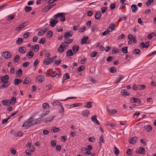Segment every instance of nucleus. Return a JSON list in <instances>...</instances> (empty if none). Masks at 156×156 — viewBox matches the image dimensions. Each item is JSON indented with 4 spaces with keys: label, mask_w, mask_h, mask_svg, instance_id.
<instances>
[{
    "label": "nucleus",
    "mask_w": 156,
    "mask_h": 156,
    "mask_svg": "<svg viewBox=\"0 0 156 156\" xmlns=\"http://www.w3.org/2000/svg\"><path fill=\"white\" fill-rule=\"evenodd\" d=\"M47 36V37L48 38H50L52 36V32L51 30H49L48 31L47 33L46 34Z\"/></svg>",
    "instance_id": "33"
},
{
    "label": "nucleus",
    "mask_w": 156,
    "mask_h": 156,
    "mask_svg": "<svg viewBox=\"0 0 156 156\" xmlns=\"http://www.w3.org/2000/svg\"><path fill=\"white\" fill-rule=\"evenodd\" d=\"M109 31L108 30V29H107L104 32H102L101 33V35L102 36H105L107 35L109 33Z\"/></svg>",
    "instance_id": "57"
},
{
    "label": "nucleus",
    "mask_w": 156,
    "mask_h": 156,
    "mask_svg": "<svg viewBox=\"0 0 156 156\" xmlns=\"http://www.w3.org/2000/svg\"><path fill=\"white\" fill-rule=\"evenodd\" d=\"M49 10V9L48 6L47 5V6L44 7L42 9V11L43 12H47Z\"/></svg>",
    "instance_id": "44"
},
{
    "label": "nucleus",
    "mask_w": 156,
    "mask_h": 156,
    "mask_svg": "<svg viewBox=\"0 0 156 156\" xmlns=\"http://www.w3.org/2000/svg\"><path fill=\"white\" fill-rule=\"evenodd\" d=\"M14 17H15V16L14 15H9V16H8L6 20L8 21H10V20H11L14 19Z\"/></svg>",
    "instance_id": "46"
},
{
    "label": "nucleus",
    "mask_w": 156,
    "mask_h": 156,
    "mask_svg": "<svg viewBox=\"0 0 156 156\" xmlns=\"http://www.w3.org/2000/svg\"><path fill=\"white\" fill-rule=\"evenodd\" d=\"M66 44V42H64L62 43L60 46L62 45V48L65 49L66 47H68V46Z\"/></svg>",
    "instance_id": "58"
},
{
    "label": "nucleus",
    "mask_w": 156,
    "mask_h": 156,
    "mask_svg": "<svg viewBox=\"0 0 156 156\" xmlns=\"http://www.w3.org/2000/svg\"><path fill=\"white\" fill-rule=\"evenodd\" d=\"M122 94L123 96H126V95H129L130 94L128 92L126 91L125 90H122L121 91Z\"/></svg>",
    "instance_id": "29"
},
{
    "label": "nucleus",
    "mask_w": 156,
    "mask_h": 156,
    "mask_svg": "<svg viewBox=\"0 0 156 156\" xmlns=\"http://www.w3.org/2000/svg\"><path fill=\"white\" fill-rule=\"evenodd\" d=\"M65 42H66V44H69L72 42L73 41V39H70L69 38H64Z\"/></svg>",
    "instance_id": "23"
},
{
    "label": "nucleus",
    "mask_w": 156,
    "mask_h": 156,
    "mask_svg": "<svg viewBox=\"0 0 156 156\" xmlns=\"http://www.w3.org/2000/svg\"><path fill=\"white\" fill-rule=\"evenodd\" d=\"M73 34V32L71 31H69V32L67 31L66 32L64 35V38H69L70 37H72Z\"/></svg>",
    "instance_id": "4"
},
{
    "label": "nucleus",
    "mask_w": 156,
    "mask_h": 156,
    "mask_svg": "<svg viewBox=\"0 0 156 156\" xmlns=\"http://www.w3.org/2000/svg\"><path fill=\"white\" fill-rule=\"evenodd\" d=\"M42 107L44 109H48L49 108V105L47 103H45L43 104Z\"/></svg>",
    "instance_id": "31"
},
{
    "label": "nucleus",
    "mask_w": 156,
    "mask_h": 156,
    "mask_svg": "<svg viewBox=\"0 0 156 156\" xmlns=\"http://www.w3.org/2000/svg\"><path fill=\"white\" fill-rule=\"evenodd\" d=\"M30 82V79L28 77H26L24 80L23 83L25 84H27Z\"/></svg>",
    "instance_id": "25"
},
{
    "label": "nucleus",
    "mask_w": 156,
    "mask_h": 156,
    "mask_svg": "<svg viewBox=\"0 0 156 156\" xmlns=\"http://www.w3.org/2000/svg\"><path fill=\"white\" fill-rule=\"evenodd\" d=\"M108 7H103L101 8V11L103 13H105L107 10Z\"/></svg>",
    "instance_id": "54"
},
{
    "label": "nucleus",
    "mask_w": 156,
    "mask_h": 156,
    "mask_svg": "<svg viewBox=\"0 0 156 156\" xmlns=\"http://www.w3.org/2000/svg\"><path fill=\"white\" fill-rule=\"evenodd\" d=\"M88 38V36H84L81 40L80 43L81 44H84L87 43V40Z\"/></svg>",
    "instance_id": "17"
},
{
    "label": "nucleus",
    "mask_w": 156,
    "mask_h": 156,
    "mask_svg": "<svg viewBox=\"0 0 156 156\" xmlns=\"http://www.w3.org/2000/svg\"><path fill=\"white\" fill-rule=\"evenodd\" d=\"M126 153L127 155H131L132 154L133 151L131 149H128L127 150Z\"/></svg>",
    "instance_id": "45"
},
{
    "label": "nucleus",
    "mask_w": 156,
    "mask_h": 156,
    "mask_svg": "<svg viewBox=\"0 0 156 156\" xmlns=\"http://www.w3.org/2000/svg\"><path fill=\"white\" fill-rule=\"evenodd\" d=\"M107 111L110 115L114 114L117 112V111L115 110L112 109L109 110L108 108H107Z\"/></svg>",
    "instance_id": "22"
},
{
    "label": "nucleus",
    "mask_w": 156,
    "mask_h": 156,
    "mask_svg": "<svg viewBox=\"0 0 156 156\" xmlns=\"http://www.w3.org/2000/svg\"><path fill=\"white\" fill-rule=\"evenodd\" d=\"M26 51V49L24 47H20L19 48L18 51L20 53L23 54Z\"/></svg>",
    "instance_id": "20"
},
{
    "label": "nucleus",
    "mask_w": 156,
    "mask_h": 156,
    "mask_svg": "<svg viewBox=\"0 0 156 156\" xmlns=\"http://www.w3.org/2000/svg\"><path fill=\"white\" fill-rule=\"evenodd\" d=\"M110 71L112 73H115L116 71V68L114 67H113L110 68Z\"/></svg>",
    "instance_id": "47"
},
{
    "label": "nucleus",
    "mask_w": 156,
    "mask_h": 156,
    "mask_svg": "<svg viewBox=\"0 0 156 156\" xmlns=\"http://www.w3.org/2000/svg\"><path fill=\"white\" fill-rule=\"evenodd\" d=\"M9 78V76L8 75H5L4 76L1 77V80H0V83L5 82V81H8Z\"/></svg>",
    "instance_id": "8"
},
{
    "label": "nucleus",
    "mask_w": 156,
    "mask_h": 156,
    "mask_svg": "<svg viewBox=\"0 0 156 156\" xmlns=\"http://www.w3.org/2000/svg\"><path fill=\"white\" fill-rule=\"evenodd\" d=\"M138 86V90H143L146 87V86L144 85H139Z\"/></svg>",
    "instance_id": "41"
},
{
    "label": "nucleus",
    "mask_w": 156,
    "mask_h": 156,
    "mask_svg": "<svg viewBox=\"0 0 156 156\" xmlns=\"http://www.w3.org/2000/svg\"><path fill=\"white\" fill-rule=\"evenodd\" d=\"M89 112V111L88 110H84L82 112V114L84 116L87 117Z\"/></svg>",
    "instance_id": "21"
},
{
    "label": "nucleus",
    "mask_w": 156,
    "mask_h": 156,
    "mask_svg": "<svg viewBox=\"0 0 156 156\" xmlns=\"http://www.w3.org/2000/svg\"><path fill=\"white\" fill-rule=\"evenodd\" d=\"M44 76L43 75H40L37 77V80L40 83H42L44 80Z\"/></svg>",
    "instance_id": "12"
},
{
    "label": "nucleus",
    "mask_w": 156,
    "mask_h": 156,
    "mask_svg": "<svg viewBox=\"0 0 156 156\" xmlns=\"http://www.w3.org/2000/svg\"><path fill=\"white\" fill-rule=\"evenodd\" d=\"M128 47H126L122 48V51L123 53L124 54H127L128 53Z\"/></svg>",
    "instance_id": "37"
},
{
    "label": "nucleus",
    "mask_w": 156,
    "mask_h": 156,
    "mask_svg": "<svg viewBox=\"0 0 156 156\" xmlns=\"http://www.w3.org/2000/svg\"><path fill=\"white\" fill-rule=\"evenodd\" d=\"M70 78V76L68 73H66L63 75L62 78V83L64 82V81Z\"/></svg>",
    "instance_id": "19"
},
{
    "label": "nucleus",
    "mask_w": 156,
    "mask_h": 156,
    "mask_svg": "<svg viewBox=\"0 0 156 156\" xmlns=\"http://www.w3.org/2000/svg\"><path fill=\"white\" fill-rule=\"evenodd\" d=\"M115 26L114 23H112L110 25L109 28H111L112 30H115Z\"/></svg>",
    "instance_id": "52"
},
{
    "label": "nucleus",
    "mask_w": 156,
    "mask_h": 156,
    "mask_svg": "<svg viewBox=\"0 0 156 156\" xmlns=\"http://www.w3.org/2000/svg\"><path fill=\"white\" fill-rule=\"evenodd\" d=\"M149 44L148 42H146L144 43V42H141L140 44V47L141 48H147L149 46Z\"/></svg>",
    "instance_id": "6"
},
{
    "label": "nucleus",
    "mask_w": 156,
    "mask_h": 156,
    "mask_svg": "<svg viewBox=\"0 0 156 156\" xmlns=\"http://www.w3.org/2000/svg\"><path fill=\"white\" fill-rule=\"evenodd\" d=\"M97 116L96 115H94L91 117V120L93 122H95V121L97 120Z\"/></svg>",
    "instance_id": "51"
},
{
    "label": "nucleus",
    "mask_w": 156,
    "mask_h": 156,
    "mask_svg": "<svg viewBox=\"0 0 156 156\" xmlns=\"http://www.w3.org/2000/svg\"><path fill=\"white\" fill-rule=\"evenodd\" d=\"M101 13L100 11L96 12L95 15V18L96 20H99L101 17Z\"/></svg>",
    "instance_id": "14"
},
{
    "label": "nucleus",
    "mask_w": 156,
    "mask_h": 156,
    "mask_svg": "<svg viewBox=\"0 0 156 156\" xmlns=\"http://www.w3.org/2000/svg\"><path fill=\"white\" fill-rule=\"evenodd\" d=\"M56 142L54 140H52L51 141V144L53 147H55L56 145Z\"/></svg>",
    "instance_id": "64"
},
{
    "label": "nucleus",
    "mask_w": 156,
    "mask_h": 156,
    "mask_svg": "<svg viewBox=\"0 0 156 156\" xmlns=\"http://www.w3.org/2000/svg\"><path fill=\"white\" fill-rule=\"evenodd\" d=\"M144 128L145 130L147 132H151L152 130V127L150 125H148L145 126Z\"/></svg>",
    "instance_id": "13"
},
{
    "label": "nucleus",
    "mask_w": 156,
    "mask_h": 156,
    "mask_svg": "<svg viewBox=\"0 0 156 156\" xmlns=\"http://www.w3.org/2000/svg\"><path fill=\"white\" fill-rule=\"evenodd\" d=\"M43 63H45L47 65H48L50 64L48 58L44 59L43 62Z\"/></svg>",
    "instance_id": "56"
},
{
    "label": "nucleus",
    "mask_w": 156,
    "mask_h": 156,
    "mask_svg": "<svg viewBox=\"0 0 156 156\" xmlns=\"http://www.w3.org/2000/svg\"><path fill=\"white\" fill-rule=\"evenodd\" d=\"M32 9V7L28 6H25L24 9L25 12H29Z\"/></svg>",
    "instance_id": "38"
},
{
    "label": "nucleus",
    "mask_w": 156,
    "mask_h": 156,
    "mask_svg": "<svg viewBox=\"0 0 156 156\" xmlns=\"http://www.w3.org/2000/svg\"><path fill=\"white\" fill-rule=\"evenodd\" d=\"M137 140V138L136 137H133L130 138L129 140V142L130 144H135Z\"/></svg>",
    "instance_id": "10"
},
{
    "label": "nucleus",
    "mask_w": 156,
    "mask_h": 156,
    "mask_svg": "<svg viewBox=\"0 0 156 156\" xmlns=\"http://www.w3.org/2000/svg\"><path fill=\"white\" fill-rule=\"evenodd\" d=\"M73 53L71 49L69 50L66 53V56L68 57L70 56H73Z\"/></svg>",
    "instance_id": "36"
},
{
    "label": "nucleus",
    "mask_w": 156,
    "mask_h": 156,
    "mask_svg": "<svg viewBox=\"0 0 156 156\" xmlns=\"http://www.w3.org/2000/svg\"><path fill=\"white\" fill-rule=\"evenodd\" d=\"M84 69V67L83 65H82L78 68L77 70L78 72H80L83 70Z\"/></svg>",
    "instance_id": "62"
},
{
    "label": "nucleus",
    "mask_w": 156,
    "mask_h": 156,
    "mask_svg": "<svg viewBox=\"0 0 156 156\" xmlns=\"http://www.w3.org/2000/svg\"><path fill=\"white\" fill-rule=\"evenodd\" d=\"M45 38H43L41 39V40L39 42V43L43 44L45 43Z\"/></svg>",
    "instance_id": "63"
},
{
    "label": "nucleus",
    "mask_w": 156,
    "mask_h": 156,
    "mask_svg": "<svg viewBox=\"0 0 156 156\" xmlns=\"http://www.w3.org/2000/svg\"><path fill=\"white\" fill-rule=\"evenodd\" d=\"M12 55V53L9 51H5L2 53V56L5 59L10 58Z\"/></svg>",
    "instance_id": "3"
},
{
    "label": "nucleus",
    "mask_w": 156,
    "mask_h": 156,
    "mask_svg": "<svg viewBox=\"0 0 156 156\" xmlns=\"http://www.w3.org/2000/svg\"><path fill=\"white\" fill-rule=\"evenodd\" d=\"M16 98L15 97H12L11 98L10 100V104H12V105H14L16 102Z\"/></svg>",
    "instance_id": "28"
},
{
    "label": "nucleus",
    "mask_w": 156,
    "mask_h": 156,
    "mask_svg": "<svg viewBox=\"0 0 156 156\" xmlns=\"http://www.w3.org/2000/svg\"><path fill=\"white\" fill-rule=\"evenodd\" d=\"M35 115H33L28 119V121L24 122L22 126L23 127H26L27 128L40 124L42 122L41 118L35 119Z\"/></svg>",
    "instance_id": "1"
},
{
    "label": "nucleus",
    "mask_w": 156,
    "mask_h": 156,
    "mask_svg": "<svg viewBox=\"0 0 156 156\" xmlns=\"http://www.w3.org/2000/svg\"><path fill=\"white\" fill-rule=\"evenodd\" d=\"M34 55V52L32 51H30L27 54L26 56L28 58H30L32 57Z\"/></svg>",
    "instance_id": "27"
},
{
    "label": "nucleus",
    "mask_w": 156,
    "mask_h": 156,
    "mask_svg": "<svg viewBox=\"0 0 156 156\" xmlns=\"http://www.w3.org/2000/svg\"><path fill=\"white\" fill-rule=\"evenodd\" d=\"M44 33L43 30L41 29L38 32V34L39 36H41L44 34Z\"/></svg>",
    "instance_id": "61"
},
{
    "label": "nucleus",
    "mask_w": 156,
    "mask_h": 156,
    "mask_svg": "<svg viewBox=\"0 0 156 156\" xmlns=\"http://www.w3.org/2000/svg\"><path fill=\"white\" fill-rule=\"evenodd\" d=\"M3 83L0 86V88H4L10 85V83L8 81H5V82H3Z\"/></svg>",
    "instance_id": "11"
},
{
    "label": "nucleus",
    "mask_w": 156,
    "mask_h": 156,
    "mask_svg": "<svg viewBox=\"0 0 156 156\" xmlns=\"http://www.w3.org/2000/svg\"><path fill=\"white\" fill-rule=\"evenodd\" d=\"M154 33L152 32L149 34L147 35L148 38L150 39H151L152 38V36L154 35Z\"/></svg>",
    "instance_id": "53"
},
{
    "label": "nucleus",
    "mask_w": 156,
    "mask_h": 156,
    "mask_svg": "<svg viewBox=\"0 0 156 156\" xmlns=\"http://www.w3.org/2000/svg\"><path fill=\"white\" fill-rule=\"evenodd\" d=\"M145 153V150L144 148L140 147L138 150L136 151V153L140 154H144Z\"/></svg>",
    "instance_id": "5"
},
{
    "label": "nucleus",
    "mask_w": 156,
    "mask_h": 156,
    "mask_svg": "<svg viewBox=\"0 0 156 156\" xmlns=\"http://www.w3.org/2000/svg\"><path fill=\"white\" fill-rule=\"evenodd\" d=\"M61 149V146L59 145H57L56 147V150L57 151H59Z\"/></svg>",
    "instance_id": "60"
},
{
    "label": "nucleus",
    "mask_w": 156,
    "mask_h": 156,
    "mask_svg": "<svg viewBox=\"0 0 156 156\" xmlns=\"http://www.w3.org/2000/svg\"><path fill=\"white\" fill-rule=\"evenodd\" d=\"M22 70L21 69H20L16 71V74L18 75L19 77H20L22 75Z\"/></svg>",
    "instance_id": "35"
},
{
    "label": "nucleus",
    "mask_w": 156,
    "mask_h": 156,
    "mask_svg": "<svg viewBox=\"0 0 156 156\" xmlns=\"http://www.w3.org/2000/svg\"><path fill=\"white\" fill-rule=\"evenodd\" d=\"M20 57L18 55H16L13 59V62L16 63L18 62V60L20 59Z\"/></svg>",
    "instance_id": "40"
},
{
    "label": "nucleus",
    "mask_w": 156,
    "mask_h": 156,
    "mask_svg": "<svg viewBox=\"0 0 156 156\" xmlns=\"http://www.w3.org/2000/svg\"><path fill=\"white\" fill-rule=\"evenodd\" d=\"M92 103V102L91 101L87 102L85 104L86 105H84V107L87 108H91L92 107V106L91 105Z\"/></svg>",
    "instance_id": "32"
},
{
    "label": "nucleus",
    "mask_w": 156,
    "mask_h": 156,
    "mask_svg": "<svg viewBox=\"0 0 156 156\" xmlns=\"http://www.w3.org/2000/svg\"><path fill=\"white\" fill-rule=\"evenodd\" d=\"M52 105H59L60 106H62V105L61 103L58 101H54L52 103Z\"/></svg>",
    "instance_id": "42"
},
{
    "label": "nucleus",
    "mask_w": 156,
    "mask_h": 156,
    "mask_svg": "<svg viewBox=\"0 0 156 156\" xmlns=\"http://www.w3.org/2000/svg\"><path fill=\"white\" fill-rule=\"evenodd\" d=\"M55 117V116H51L49 117L45 118L44 122L45 123H48V122H51L53 120Z\"/></svg>",
    "instance_id": "15"
},
{
    "label": "nucleus",
    "mask_w": 156,
    "mask_h": 156,
    "mask_svg": "<svg viewBox=\"0 0 156 156\" xmlns=\"http://www.w3.org/2000/svg\"><path fill=\"white\" fill-rule=\"evenodd\" d=\"M23 38H19L16 41V44L21 45L23 43Z\"/></svg>",
    "instance_id": "30"
},
{
    "label": "nucleus",
    "mask_w": 156,
    "mask_h": 156,
    "mask_svg": "<svg viewBox=\"0 0 156 156\" xmlns=\"http://www.w3.org/2000/svg\"><path fill=\"white\" fill-rule=\"evenodd\" d=\"M137 100V98H133L130 100L133 103H136Z\"/></svg>",
    "instance_id": "59"
},
{
    "label": "nucleus",
    "mask_w": 156,
    "mask_h": 156,
    "mask_svg": "<svg viewBox=\"0 0 156 156\" xmlns=\"http://www.w3.org/2000/svg\"><path fill=\"white\" fill-rule=\"evenodd\" d=\"M27 25V23H26L24 22L23 23L20 25H19L18 27H16V30H20L23 29Z\"/></svg>",
    "instance_id": "9"
},
{
    "label": "nucleus",
    "mask_w": 156,
    "mask_h": 156,
    "mask_svg": "<svg viewBox=\"0 0 156 156\" xmlns=\"http://www.w3.org/2000/svg\"><path fill=\"white\" fill-rule=\"evenodd\" d=\"M23 132L21 131H18L16 134V137H21L23 135Z\"/></svg>",
    "instance_id": "48"
},
{
    "label": "nucleus",
    "mask_w": 156,
    "mask_h": 156,
    "mask_svg": "<svg viewBox=\"0 0 156 156\" xmlns=\"http://www.w3.org/2000/svg\"><path fill=\"white\" fill-rule=\"evenodd\" d=\"M64 51L65 49L62 48V45H60L59 47L58 48V51L60 53Z\"/></svg>",
    "instance_id": "34"
},
{
    "label": "nucleus",
    "mask_w": 156,
    "mask_h": 156,
    "mask_svg": "<svg viewBox=\"0 0 156 156\" xmlns=\"http://www.w3.org/2000/svg\"><path fill=\"white\" fill-rule=\"evenodd\" d=\"M51 21H50V26L51 27H54L56 25V24L58 22V20H53L52 19H51Z\"/></svg>",
    "instance_id": "7"
},
{
    "label": "nucleus",
    "mask_w": 156,
    "mask_h": 156,
    "mask_svg": "<svg viewBox=\"0 0 156 156\" xmlns=\"http://www.w3.org/2000/svg\"><path fill=\"white\" fill-rule=\"evenodd\" d=\"M82 105V104L81 103H75L72 105V106H73V107H76L77 106H81Z\"/></svg>",
    "instance_id": "50"
},
{
    "label": "nucleus",
    "mask_w": 156,
    "mask_h": 156,
    "mask_svg": "<svg viewBox=\"0 0 156 156\" xmlns=\"http://www.w3.org/2000/svg\"><path fill=\"white\" fill-rule=\"evenodd\" d=\"M131 8L133 12H135L138 10V8L136 5L133 4L131 6Z\"/></svg>",
    "instance_id": "18"
},
{
    "label": "nucleus",
    "mask_w": 156,
    "mask_h": 156,
    "mask_svg": "<svg viewBox=\"0 0 156 156\" xmlns=\"http://www.w3.org/2000/svg\"><path fill=\"white\" fill-rule=\"evenodd\" d=\"M2 102L3 105L4 106L7 105L9 106L10 105L9 100H3Z\"/></svg>",
    "instance_id": "26"
},
{
    "label": "nucleus",
    "mask_w": 156,
    "mask_h": 156,
    "mask_svg": "<svg viewBox=\"0 0 156 156\" xmlns=\"http://www.w3.org/2000/svg\"><path fill=\"white\" fill-rule=\"evenodd\" d=\"M51 131L55 133L59 131L60 130V129L59 128H57L55 127H52L51 129Z\"/></svg>",
    "instance_id": "39"
},
{
    "label": "nucleus",
    "mask_w": 156,
    "mask_h": 156,
    "mask_svg": "<svg viewBox=\"0 0 156 156\" xmlns=\"http://www.w3.org/2000/svg\"><path fill=\"white\" fill-rule=\"evenodd\" d=\"M140 52V50L138 48L135 49L133 51V54L134 55H139Z\"/></svg>",
    "instance_id": "24"
},
{
    "label": "nucleus",
    "mask_w": 156,
    "mask_h": 156,
    "mask_svg": "<svg viewBox=\"0 0 156 156\" xmlns=\"http://www.w3.org/2000/svg\"><path fill=\"white\" fill-rule=\"evenodd\" d=\"M91 30L92 32H94L95 30H97V26L95 25H92L91 27Z\"/></svg>",
    "instance_id": "55"
},
{
    "label": "nucleus",
    "mask_w": 156,
    "mask_h": 156,
    "mask_svg": "<svg viewBox=\"0 0 156 156\" xmlns=\"http://www.w3.org/2000/svg\"><path fill=\"white\" fill-rule=\"evenodd\" d=\"M152 2H153V0H148L147 1L145 2L146 5L147 6H150Z\"/></svg>",
    "instance_id": "43"
},
{
    "label": "nucleus",
    "mask_w": 156,
    "mask_h": 156,
    "mask_svg": "<svg viewBox=\"0 0 156 156\" xmlns=\"http://www.w3.org/2000/svg\"><path fill=\"white\" fill-rule=\"evenodd\" d=\"M114 153L116 155H118L119 153V151L118 149L115 146Z\"/></svg>",
    "instance_id": "49"
},
{
    "label": "nucleus",
    "mask_w": 156,
    "mask_h": 156,
    "mask_svg": "<svg viewBox=\"0 0 156 156\" xmlns=\"http://www.w3.org/2000/svg\"><path fill=\"white\" fill-rule=\"evenodd\" d=\"M65 13H60L56 14L54 16L55 19H56L60 17V20L62 22H63L65 20V16L63 15H65Z\"/></svg>",
    "instance_id": "2"
},
{
    "label": "nucleus",
    "mask_w": 156,
    "mask_h": 156,
    "mask_svg": "<svg viewBox=\"0 0 156 156\" xmlns=\"http://www.w3.org/2000/svg\"><path fill=\"white\" fill-rule=\"evenodd\" d=\"M79 46L76 45H74L72 47V49L73 52H74V54L79 51Z\"/></svg>",
    "instance_id": "16"
}]
</instances>
